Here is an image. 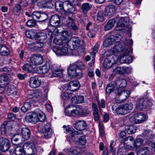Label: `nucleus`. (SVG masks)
Segmentation results:
<instances>
[{
    "mask_svg": "<svg viewBox=\"0 0 155 155\" xmlns=\"http://www.w3.org/2000/svg\"><path fill=\"white\" fill-rule=\"evenodd\" d=\"M34 144L31 143L26 142L23 145V149H27V150L30 148Z\"/></svg>",
    "mask_w": 155,
    "mask_h": 155,
    "instance_id": "63",
    "label": "nucleus"
},
{
    "mask_svg": "<svg viewBox=\"0 0 155 155\" xmlns=\"http://www.w3.org/2000/svg\"><path fill=\"white\" fill-rule=\"evenodd\" d=\"M54 42L57 45L67 46L68 44V40L63 39L61 36L58 35L54 38Z\"/></svg>",
    "mask_w": 155,
    "mask_h": 155,
    "instance_id": "22",
    "label": "nucleus"
},
{
    "mask_svg": "<svg viewBox=\"0 0 155 155\" xmlns=\"http://www.w3.org/2000/svg\"><path fill=\"white\" fill-rule=\"evenodd\" d=\"M48 18V16L46 14L41 13L38 21L41 22L46 20Z\"/></svg>",
    "mask_w": 155,
    "mask_h": 155,
    "instance_id": "62",
    "label": "nucleus"
},
{
    "mask_svg": "<svg viewBox=\"0 0 155 155\" xmlns=\"http://www.w3.org/2000/svg\"><path fill=\"white\" fill-rule=\"evenodd\" d=\"M121 38V35H111L105 40L103 45L104 47H107L115 42H118L120 41Z\"/></svg>",
    "mask_w": 155,
    "mask_h": 155,
    "instance_id": "3",
    "label": "nucleus"
},
{
    "mask_svg": "<svg viewBox=\"0 0 155 155\" xmlns=\"http://www.w3.org/2000/svg\"><path fill=\"white\" fill-rule=\"evenodd\" d=\"M52 71L53 72V74L52 75V77H58L60 78L63 77V75L62 70L52 68Z\"/></svg>",
    "mask_w": 155,
    "mask_h": 155,
    "instance_id": "33",
    "label": "nucleus"
},
{
    "mask_svg": "<svg viewBox=\"0 0 155 155\" xmlns=\"http://www.w3.org/2000/svg\"><path fill=\"white\" fill-rule=\"evenodd\" d=\"M74 127L77 130L81 131L84 130L87 127L86 122L83 120H79L74 124Z\"/></svg>",
    "mask_w": 155,
    "mask_h": 155,
    "instance_id": "19",
    "label": "nucleus"
},
{
    "mask_svg": "<svg viewBox=\"0 0 155 155\" xmlns=\"http://www.w3.org/2000/svg\"><path fill=\"white\" fill-rule=\"evenodd\" d=\"M9 81V79L7 76L4 75L0 76V86L1 87H5Z\"/></svg>",
    "mask_w": 155,
    "mask_h": 155,
    "instance_id": "31",
    "label": "nucleus"
},
{
    "mask_svg": "<svg viewBox=\"0 0 155 155\" xmlns=\"http://www.w3.org/2000/svg\"><path fill=\"white\" fill-rule=\"evenodd\" d=\"M69 42L72 43L71 45L73 47L72 48H71V46H70V47L71 48V49L72 50H77L79 48L81 47V42L78 38L72 37Z\"/></svg>",
    "mask_w": 155,
    "mask_h": 155,
    "instance_id": "17",
    "label": "nucleus"
},
{
    "mask_svg": "<svg viewBox=\"0 0 155 155\" xmlns=\"http://www.w3.org/2000/svg\"><path fill=\"white\" fill-rule=\"evenodd\" d=\"M130 68L125 67H119L114 69L113 73L114 74H123L124 73L128 74L130 73Z\"/></svg>",
    "mask_w": 155,
    "mask_h": 155,
    "instance_id": "16",
    "label": "nucleus"
},
{
    "mask_svg": "<svg viewBox=\"0 0 155 155\" xmlns=\"http://www.w3.org/2000/svg\"><path fill=\"white\" fill-rule=\"evenodd\" d=\"M21 139L20 135L16 134L13 135L12 138V143L15 145H17L19 143V140Z\"/></svg>",
    "mask_w": 155,
    "mask_h": 155,
    "instance_id": "45",
    "label": "nucleus"
},
{
    "mask_svg": "<svg viewBox=\"0 0 155 155\" xmlns=\"http://www.w3.org/2000/svg\"><path fill=\"white\" fill-rule=\"evenodd\" d=\"M124 105L127 114L130 112L133 108V104L130 103L125 104Z\"/></svg>",
    "mask_w": 155,
    "mask_h": 155,
    "instance_id": "52",
    "label": "nucleus"
},
{
    "mask_svg": "<svg viewBox=\"0 0 155 155\" xmlns=\"http://www.w3.org/2000/svg\"><path fill=\"white\" fill-rule=\"evenodd\" d=\"M28 97L29 98L33 100V101H41L43 100L44 95L42 91L40 90H37L35 91L32 94H29Z\"/></svg>",
    "mask_w": 155,
    "mask_h": 155,
    "instance_id": "6",
    "label": "nucleus"
},
{
    "mask_svg": "<svg viewBox=\"0 0 155 155\" xmlns=\"http://www.w3.org/2000/svg\"><path fill=\"white\" fill-rule=\"evenodd\" d=\"M75 65L77 68L79 70H83L85 69V64L82 61H78L75 63Z\"/></svg>",
    "mask_w": 155,
    "mask_h": 155,
    "instance_id": "46",
    "label": "nucleus"
},
{
    "mask_svg": "<svg viewBox=\"0 0 155 155\" xmlns=\"http://www.w3.org/2000/svg\"><path fill=\"white\" fill-rule=\"evenodd\" d=\"M47 38V35L45 33L41 32L37 34L35 40L43 42V41H45Z\"/></svg>",
    "mask_w": 155,
    "mask_h": 155,
    "instance_id": "39",
    "label": "nucleus"
},
{
    "mask_svg": "<svg viewBox=\"0 0 155 155\" xmlns=\"http://www.w3.org/2000/svg\"><path fill=\"white\" fill-rule=\"evenodd\" d=\"M22 69L28 73H33L34 72V68L32 66L29 64L26 63L24 64L22 67Z\"/></svg>",
    "mask_w": 155,
    "mask_h": 155,
    "instance_id": "40",
    "label": "nucleus"
},
{
    "mask_svg": "<svg viewBox=\"0 0 155 155\" xmlns=\"http://www.w3.org/2000/svg\"><path fill=\"white\" fill-rule=\"evenodd\" d=\"M115 94L118 97L119 100L116 99L117 103H119L126 100L129 97L130 92L129 90H125L124 89H117Z\"/></svg>",
    "mask_w": 155,
    "mask_h": 155,
    "instance_id": "2",
    "label": "nucleus"
},
{
    "mask_svg": "<svg viewBox=\"0 0 155 155\" xmlns=\"http://www.w3.org/2000/svg\"><path fill=\"white\" fill-rule=\"evenodd\" d=\"M145 101L143 98H139L137 100L136 108L139 110H142L147 107V105L145 103Z\"/></svg>",
    "mask_w": 155,
    "mask_h": 155,
    "instance_id": "28",
    "label": "nucleus"
},
{
    "mask_svg": "<svg viewBox=\"0 0 155 155\" xmlns=\"http://www.w3.org/2000/svg\"><path fill=\"white\" fill-rule=\"evenodd\" d=\"M31 48H33L37 51H42L44 50L43 48L45 44L42 42H34L28 44Z\"/></svg>",
    "mask_w": 155,
    "mask_h": 155,
    "instance_id": "13",
    "label": "nucleus"
},
{
    "mask_svg": "<svg viewBox=\"0 0 155 155\" xmlns=\"http://www.w3.org/2000/svg\"><path fill=\"white\" fill-rule=\"evenodd\" d=\"M50 68V65L48 63H46L45 64L39 68H35V71L37 73L39 74H44L47 73Z\"/></svg>",
    "mask_w": 155,
    "mask_h": 155,
    "instance_id": "12",
    "label": "nucleus"
},
{
    "mask_svg": "<svg viewBox=\"0 0 155 155\" xmlns=\"http://www.w3.org/2000/svg\"><path fill=\"white\" fill-rule=\"evenodd\" d=\"M27 37L29 38L34 39L35 40L36 34V32L33 30L27 31L25 32Z\"/></svg>",
    "mask_w": 155,
    "mask_h": 155,
    "instance_id": "44",
    "label": "nucleus"
},
{
    "mask_svg": "<svg viewBox=\"0 0 155 155\" xmlns=\"http://www.w3.org/2000/svg\"><path fill=\"white\" fill-rule=\"evenodd\" d=\"M125 44L120 42L116 45L113 48V51L114 53L120 52V61L121 63H130L132 61V57L129 54L128 50L125 48Z\"/></svg>",
    "mask_w": 155,
    "mask_h": 155,
    "instance_id": "1",
    "label": "nucleus"
},
{
    "mask_svg": "<svg viewBox=\"0 0 155 155\" xmlns=\"http://www.w3.org/2000/svg\"><path fill=\"white\" fill-rule=\"evenodd\" d=\"M38 121L43 122L45 120V114L41 111L38 110Z\"/></svg>",
    "mask_w": 155,
    "mask_h": 155,
    "instance_id": "54",
    "label": "nucleus"
},
{
    "mask_svg": "<svg viewBox=\"0 0 155 155\" xmlns=\"http://www.w3.org/2000/svg\"><path fill=\"white\" fill-rule=\"evenodd\" d=\"M91 7L92 5L91 4L88 3H84L81 5V9L83 14H85L90 10Z\"/></svg>",
    "mask_w": 155,
    "mask_h": 155,
    "instance_id": "34",
    "label": "nucleus"
},
{
    "mask_svg": "<svg viewBox=\"0 0 155 155\" xmlns=\"http://www.w3.org/2000/svg\"><path fill=\"white\" fill-rule=\"evenodd\" d=\"M10 147L9 140L7 139L0 138V150L2 152L8 151Z\"/></svg>",
    "mask_w": 155,
    "mask_h": 155,
    "instance_id": "7",
    "label": "nucleus"
},
{
    "mask_svg": "<svg viewBox=\"0 0 155 155\" xmlns=\"http://www.w3.org/2000/svg\"><path fill=\"white\" fill-rule=\"evenodd\" d=\"M10 54V51L8 47L5 45L0 46V54L3 56H7Z\"/></svg>",
    "mask_w": 155,
    "mask_h": 155,
    "instance_id": "35",
    "label": "nucleus"
},
{
    "mask_svg": "<svg viewBox=\"0 0 155 155\" xmlns=\"http://www.w3.org/2000/svg\"><path fill=\"white\" fill-rule=\"evenodd\" d=\"M70 5L71 7L72 10L71 11L74 12L75 11V8L72 5H79V2L78 0H68V2H65L64 3Z\"/></svg>",
    "mask_w": 155,
    "mask_h": 155,
    "instance_id": "43",
    "label": "nucleus"
},
{
    "mask_svg": "<svg viewBox=\"0 0 155 155\" xmlns=\"http://www.w3.org/2000/svg\"><path fill=\"white\" fill-rule=\"evenodd\" d=\"M115 104L113 105L112 107V110L116 112L118 114H126V111L125 109L124 105H120L116 108Z\"/></svg>",
    "mask_w": 155,
    "mask_h": 155,
    "instance_id": "24",
    "label": "nucleus"
},
{
    "mask_svg": "<svg viewBox=\"0 0 155 155\" xmlns=\"http://www.w3.org/2000/svg\"><path fill=\"white\" fill-rule=\"evenodd\" d=\"M14 152L16 155H22L23 154H25V150L21 146L16 147L15 148Z\"/></svg>",
    "mask_w": 155,
    "mask_h": 155,
    "instance_id": "48",
    "label": "nucleus"
},
{
    "mask_svg": "<svg viewBox=\"0 0 155 155\" xmlns=\"http://www.w3.org/2000/svg\"><path fill=\"white\" fill-rule=\"evenodd\" d=\"M134 139L132 136H129L126 137L124 139V144H130L131 143H133L134 142Z\"/></svg>",
    "mask_w": 155,
    "mask_h": 155,
    "instance_id": "55",
    "label": "nucleus"
},
{
    "mask_svg": "<svg viewBox=\"0 0 155 155\" xmlns=\"http://www.w3.org/2000/svg\"><path fill=\"white\" fill-rule=\"evenodd\" d=\"M9 124L7 121H5L1 125V131L2 134H5L9 128Z\"/></svg>",
    "mask_w": 155,
    "mask_h": 155,
    "instance_id": "36",
    "label": "nucleus"
},
{
    "mask_svg": "<svg viewBox=\"0 0 155 155\" xmlns=\"http://www.w3.org/2000/svg\"><path fill=\"white\" fill-rule=\"evenodd\" d=\"M117 86H118L117 89H124L127 85L126 81L124 79L121 78L117 79L116 81Z\"/></svg>",
    "mask_w": 155,
    "mask_h": 155,
    "instance_id": "32",
    "label": "nucleus"
},
{
    "mask_svg": "<svg viewBox=\"0 0 155 155\" xmlns=\"http://www.w3.org/2000/svg\"><path fill=\"white\" fill-rule=\"evenodd\" d=\"M97 19L100 21H103L104 20L103 13L102 12H99L97 14Z\"/></svg>",
    "mask_w": 155,
    "mask_h": 155,
    "instance_id": "61",
    "label": "nucleus"
},
{
    "mask_svg": "<svg viewBox=\"0 0 155 155\" xmlns=\"http://www.w3.org/2000/svg\"><path fill=\"white\" fill-rule=\"evenodd\" d=\"M78 143L81 145H84L85 144L86 140L85 136H81L78 139Z\"/></svg>",
    "mask_w": 155,
    "mask_h": 155,
    "instance_id": "58",
    "label": "nucleus"
},
{
    "mask_svg": "<svg viewBox=\"0 0 155 155\" xmlns=\"http://www.w3.org/2000/svg\"><path fill=\"white\" fill-rule=\"evenodd\" d=\"M116 12L115 6L113 5H109L105 8V15L110 16L114 15Z\"/></svg>",
    "mask_w": 155,
    "mask_h": 155,
    "instance_id": "21",
    "label": "nucleus"
},
{
    "mask_svg": "<svg viewBox=\"0 0 155 155\" xmlns=\"http://www.w3.org/2000/svg\"><path fill=\"white\" fill-rule=\"evenodd\" d=\"M131 118L134 119L135 123L136 124L141 123L147 119L146 115L142 113H137L134 114Z\"/></svg>",
    "mask_w": 155,
    "mask_h": 155,
    "instance_id": "11",
    "label": "nucleus"
},
{
    "mask_svg": "<svg viewBox=\"0 0 155 155\" xmlns=\"http://www.w3.org/2000/svg\"><path fill=\"white\" fill-rule=\"evenodd\" d=\"M70 44H67V46H61L54 47L53 51L55 54L59 56L66 55L68 53V49L67 47Z\"/></svg>",
    "mask_w": 155,
    "mask_h": 155,
    "instance_id": "5",
    "label": "nucleus"
},
{
    "mask_svg": "<svg viewBox=\"0 0 155 155\" xmlns=\"http://www.w3.org/2000/svg\"><path fill=\"white\" fill-rule=\"evenodd\" d=\"M66 134H69L71 135V137L72 139L74 140L76 139L75 136L79 134H82L83 132H81L80 133L78 132L72 128H68L66 129Z\"/></svg>",
    "mask_w": 155,
    "mask_h": 155,
    "instance_id": "27",
    "label": "nucleus"
},
{
    "mask_svg": "<svg viewBox=\"0 0 155 155\" xmlns=\"http://www.w3.org/2000/svg\"><path fill=\"white\" fill-rule=\"evenodd\" d=\"M150 152L147 147H145L139 150L137 152V155H149Z\"/></svg>",
    "mask_w": 155,
    "mask_h": 155,
    "instance_id": "42",
    "label": "nucleus"
},
{
    "mask_svg": "<svg viewBox=\"0 0 155 155\" xmlns=\"http://www.w3.org/2000/svg\"><path fill=\"white\" fill-rule=\"evenodd\" d=\"M27 152L28 155H35L36 153L37 150L35 145H33L29 149L27 150Z\"/></svg>",
    "mask_w": 155,
    "mask_h": 155,
    "instance_id": "50",
    "label": "nucleus"
},
{
    "mask_svg": "<svg viewBox=\"0 0 155 155\" xmlns=\"http://www.w3.org/2000/svg\"><path fill=\"white\" fill-rule=\"evenodd\" d=\"M74 105H71L68 106L65 110V113L66 115L69 116H75L77 115L76 106L75 109H72Z\"/></svg>",
    "mask_w": 155,
    "mask_h": 155,
    "instance_id": "18",
    "label": "nucleus"
},
{
    "mask_svg": "<svg viewBox=\"0 0 155 155\" xmlns=\"http://www.w3.org/2000/svg\"><path fill=\"white\" fill-rule=\"evenodd\" d=\"M51 127L50 124L48 123L45 124L42 128V131L45 138H49L52 136L53 132Z\"/></svg>",
    "mask_w": 155,
    "mask_h": 155,
    "instance_id": "10",
    "label": "nucleus"
},
{
    "mask_svg": "<svg viewBox=\"0 0 155 155\" xmlns=\"http://www.w3.org/2000/svg\"><path fill=\"white\" fill-rule=\"evenodd\" d=\"M21 133L22 138L24 140H28L29 139L31 136V131L29 129L26 127L22 128Z\"/></svg>",
    "mask_w": 155,
    "mask_h": 155,
    "instance_id": "26",
    "label": "nucleus"
},
{
    "mask_svg": "<svg viewBox=\"0 0 155 155\" xmlns=\"http://www.w3.org/2000/svg\"><path fill=\"white\" fill-rule=\"evenodd\" d=\"M112 65V63L109 57L105 58L103 63L104 67L105 68L108 69L110 68Z\"/></svg>",
    "mask_w": 155,
    "mask_h": 155,
    "instance_id": "41",
    "label": "nucleus"
},
{
    "mask_svg": "<svg viewBox=\"0 0 155 155\" xmlns=\"http://www.w3.org/2000/svg\"><path fill=\"white\" fill-rule=\"evenodd\" d=\"M77 115L87 116L89 113V110L83 109L82 107L79 105L76 106Z\"/></svg>",
    "mask_w": 155,
    "mask_h": 155,
    "instance_id": "25",
    "label": "nucleus"
},
{
    "mask_svg": "<svg viewBox=\"0 0 155 155\" xmlns=\"http://www.w3.org/2000/svg\"><path fill=\"white\" fill-rule=\"evenodd\" d=\"M69 90L74 91L78 90L79 87V83L78 80H75L69 82L67 85Z\"/></svg>",
    "mask_w": 155,
    "mask_h": 155,
    "instance_id": "23",
    "label": "nucleus"
},
{
    "mask_svg": "<svg viewBox=\"0 0 155 155\" xmlns=\"http://www.w3.org/2000/svg\"><path fill=\"white\" fill-rule=\"evenodd\" d=\"M76 68V66L74 64L70 66L68 69V74L72 77H77L78 78H80L82 77L83 73L81 71L78 72Z\"/></svg>",
    "mask_w": 155,
    "mask_h": 155,
    "instance_id": "4",
    "label": "nucleus"
},
{
    "mask_svg": "<svg viewBox=\"0 0 155 155\" xmlns=\"http://www.w3.org/2000/svg\"><path fill=\"white\" fill-rule=\"evenodd\" d=\"M60 23V18L57 15H52L50 20V25L53 27L58 26Z\"/></svg>",
    "mask_w": 155,
    "mask_h": 155,
    "instance_id": "20",
    "label": "nucleus"
},
{
    "mask_svg": "<svg viewBox=\"0 0 155 155\" xmlns=\"http://www.w3.org/2000/svg\"><path fill=\"white\" fill-rule=\"evenodd\" d=\"M17 90L16 88L13 86L11 88H8L7 89V92L9 93V95L13 96H15L17 95Z\"/></svg>",
    "mask_w": 155,
    "mask_h": 155,
    "instance_id": "49",
    "label": "nucleus"
},
{
    "mask_svg": "<svg viewBox=\"0 0 155 155\" xmlns=\"http://www.w3.org/2000/svg\"><path fill=\"white\" fill-rule=\"evenodd\" d=\"M137 129V127L133 125L127 126L126 128L127 131L129 134L135 133Z\"/></svg>",
    "mask_w": 155,
    "mask_h": 155,
    "instance_id": "47",
    "label": "nucleus"
},
{
    "mask_svg": "<svg viewBox=\"0 0 155 155\" xmlns=\"http://www.w3.org/2000/svg\"><path fill=\"white\" fill-rule=\"evenodd\" d=\"M33 100L31 99L30 101L25 102L24 105L28 110L30 108L32 104L33 103Z\"/></svg>",
    "mask_w": 155,
    "mask_h": 155,
    "instance_id": "64",
    "label": "nucleus"
},
{
    "mask_svg": "<svg viewBox=\"0 0 155 155\" xmlns=\"http://www.w3.org/2000/svg\"><path fill=\"white\" fill-rule=\"evenodd\" d=\"M129 21L128 17L120 18L116 28V30L120 31L123 29L122 28L127 27Z\"/></svg>",
    "mask_w": 155,
    "mask_h": 155,
    "instance_id": "9",
    "label": "nucleus"
},
{
    "mask_svg": "<svg viewBox=\"0 0 155 155\" xmlns=\"http://www.w3.org/2000/svg\"><path fill=\"white\" fill-rule=\"evenodd\" d=\"M63 3L60 1H57L56 2L55 4V7L58 10H61L64 8L63 5L65 4Z\"/></svg>",
    "mask_w": 155,
    "mask_h": 155,
    "instance_id": "57",
    "label": "nucleus"
},
{
    "mask_svg": "<svg viewBox=\"0 0 155 155\" xmlns=\"http://www.w3.org/2000/svg\"><path fill=\"white\" fill-rule=\"evenodd\" d=\"M30 62L33 65H37L41 64L43 62L42 56L40 54H35L30 58Z\"/></svg>",
    "mask_w": 155,
    "mask_h": 155,
    "instance_id": "8",
    "label": "nucleus"
},
{
    "mask_svg": "<svg viewBox=\"0 0 155 155\" xmlns=\"http://www.w3.org/2000/svg\"><path fill=\"white\" fill-rule=\"evenodd\" d=\"M21 7L19 4L16 5L14 8L13 12L17 15H18L22 13Z\"/></svg>",
    "mask_w": 155,
    "mask_h": 155,
    "instance_id": "51",
    "label": "nucleus"
},
{
    "mask_svg": "<svg viewBox=\"0 0 155 155\" xmlns=\"http://www.w3.org/2000/svg\"><path fill=\"white\" fill-rule=\"evenodd\" d=\"M60 36L61 37V38L63 39H67L68 40V44H70L69 41V39L68 38V32L66 31H64L61 34H59Z\"/></svg>",
    "mask_w": 155,
    "mask_h": 155,
    "instance_id": "59",
    "label": "nucleus"
},
{
    "mask_svg": "<svg viewBox=\"0 0 155 155\" xmlns=\"http://www.w3.org/2000/svg\"><path fill=\"white\" fill-rule=\"evenodd\" d=\"M71 96V93H68V92H64L61 95V97L64 100L68 99Z\"/></svg>",
    "mask_w": 155,
    "mask_h": 155,
    "instance_id": "60",
    "label": "nucleus"
},
{
    "mask_svg": "<svg viewBox=\"0 0 155 155\" xmlns=\"http://www.w3.org/2000/svg\"><path fill=\"white\" fill-rule=\"evenodd\" d=\"M115 22V20L112 19L109 20L104 26L105 31H108L112 28Z\"/></svg>",
    "mask_w": 155,
    "mask_h": 155,
    "instance_id": "38",
    "label": "nucleus"
},
{
    "mask_svg": "<svg viewBox=\"0 0 155 155\" xmlns=\"http://www.w3.org/2000/svg\"><path fill=\"white\" fill-rule=\"evenodd\" d=\"M84 100V97L82 95H77L72 97L71 99V101L72 105L76 104L77 103H81Z\"/></svg>",
    "mask_w": 155,
    "mask_h": 155,
    "instance_id": "30",
    "label": "nucleus"
},
{
    "mask_svg": "<svg viewBox=\"0 0 155 155\" xmlns=\"http://www.w3.org/2000/svg\"><path fill=\"white\" fill-rule=\"evenodd\" d=\"M75 20L72 18L70 17H68L66 23V25L69 28L73 30L74 31H77L79 29L78 27L76 25Z\"/></svg>",
    "mask_w": 155,
    "mask_h": 155,
    "instance_id": "15",
    "label": "nucleus"
},
{
    "mask_svg": "<svg viewBox=\"0 0 155 155\" xmlns=\"http://www.w3.org/2000/svg\"><path fill=\"white\" fill-rule=\"evenodd\" d=\"M143 142V140L141 138H137L133 142L134 147L136 148L140 147Z\"/></svg>",
    "mask_w": 155,
    "mask_h": 155,
    "instance_id": "53",
    "label": "nucleus"
},
{
    "mask_svg": "<svg viewBox=\"0 0 155 155\" xmlns=\"http://www.w3.org/2000/svg\"><path fill=\"white\" fill-rule=\"evenodd\" d=\"M41 13L40 12L38 11L34 12L32 15V18L34 20L38 21Z\"/></svg>",
    "mask_w": 155,
    "mask_h": 155,
    "instance_id": "56",
    "label": "nucleus"
},
{
    "mask_svg": "<svg viewBox=\"0 0 155 155\" xmlns=\"http://www.w3.org/2000/svg\"><path fill=\"white\" fill-rule=\"evenodd\" d=\"M0 72L8 74L11 77L14 76L15 74L12 70L8 68L7 67H4L0 68Z\"/></svg>",
    "mask_w": 155,
    "mask_h": 155,
    "instance_id": "37",
    "label": "nucleus"
},
{
    "mask_svg": "<svg viewBox=\"0 0 155 155\" xmlns=\"http://www.w3.org/2000/svg\"><path fill=\"white\" fill-rule=\"evenodd\" d=\"M38 110L32 113L27 116V118L29 119L30 121L34 123H36L38 121Z\"/></svg>",
    "mask_w": 155,
    "mask_h": 155,
    "instance_id": "29",
    "label": "nucleus"
},
{
    "mask_svg": "<svg viewBox=\"0 0 155 155\" xmlns=\"http://www.w3.org/2000/svg\"><path fill=\"white\" fill-rule=\"evenodd\" d=\"M41 81L37 77H32L30 79L29 85L31 88H36L41 85Z\"/></svg>",
    "mask_w": 155,
    "mask_h": 155,
    "instance_id": "14",
    "label": "nucleus"
}]
</instances>
